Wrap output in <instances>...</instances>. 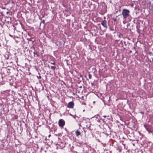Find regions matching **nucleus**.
Instances as JSON below:
<instances>
[{
  "instance_id": "f257e3e1",
  "label": "nucleus",
  "mask_w": 153,
  "mask_h": 153,
  "mask_svg": "<svg viewBox=\"0 0 153 153\" xmlns=\"http://www.w3.org/2000/svg\"><path fill=\"white\" fill-rule=\"evenodd\" d=\"M130 11L127 9H123L122 13V14L123 16V19H126L129 16Z\"/></svg>"
},
{
  "instance_id": "f03ea898",
  "label": "nucleus",
  "mask_w": 153,
  "mask_h": 153,
  "mask_svg": "<svg viewBox=\"0 0 153 153\" xmlns=\"http://www.w3.org/2000/svg\"><path fill=\"white\" fill-rule=\"evenodd\" d=\"M58 124L59 126L61 128H63L65 124V122L63 119H60L59 120Z\"/></svg>"
},
{
  "instance_id": "7ed1b4c3",
  "label": "nucleus",
  "mask_w": 153,
  "mask_h": 153,
  "mask_svg": "<svg viewBox=\"0 0 153 153\" xmlns=\"http://www.w3.org/2000/svg\"><path fill=\"white\" fill-rule=\"evenodd\" d=\"M74 103L73 102H70L68 103L67 107L69 108H74Z\"/></svg>"
},
{
  "instance_id": "20e7f679",
  "label": "nucleus",
  "mask_w": 153,
  "mask_h": 153,
  "mask_svg": "<svg viewBox=\"0 0 153 153\" xmlns=\"http://www.w3.org/2000/svg\"><path fill=\"white\" fill-rule=\"evenodd\" d=\"M101 25L104 27H105V28H107V22L106 21H103L101 22Z\"/></svg>"
},
{
  "instance_id": "39448f33",
  "label": "nucleus",
  "mask_w": 153,
  "mask_h": 153,
  "mask_svg": "<svg viewBox=\"0 0 153 153\" xmlns=\"http://www.w3.org/2000/svg\"><path fill=\"white\" fill-rule=\"evenodd\" d=\"M75 134L77 137H78L80 134L81 133L78 130H77L75 131Z\"/></svg>"
},
{
  "instance_id": "423d86ee",
  "label": "nucleus",
  "mask_w": 153,
  "mask_h": 153,
  "mask_svg": "<svg viewBox=\"0 0 153 153\" xmlns=\"http://www.w3.org/2000/svg\"><path fill=\"white\" fill-rule=\"evenodd\" d=\"M144 127L146 128V130H147V131H148L149 132V133H150V132H151V131H150L149 129H148L146 127V126L145 125H144Z\"/></svg>"
},
{
  "instance_id": "0eeeda50",
  "label": "nucleus",
  "mask_w": 153,
  "mask_h": 153,
  "mask_svg": "<svg viewBox=\"0 0 153 153\" xmlns=\"http://www.w3.org/2000/svg\"><path fill=\"white\" fill-rule=\"evenodd\" d=\"M51 68L54 71H55L56 69V67L55 66H51Z\"/></svg>"
},
{
  "instance_id": "6e6552de",
  "label": "nucleus",
  "mask_w": 153,
  "mask_h": 153,
  "mask_svg": "<svg viewBox=\"0 0 153 153\" xmlns=\"http://www.w3.org/2000/svg\"><path fill=\"white\" fill-rule=\"evenodd\" d=\"M33 53H34V56L35 57L36 56V55L37 56H38V55L37 54L36 52H33Z\"/></svg>"
},
{
  "instance_id": "1a4fd4ad",
  "label": "nucleus",
  "mask_w": 153,
  "mask_h": 153,
  "mask_svg": "<svg viewBox=\"0 0 153 153\" xmlns=\"http://www.w3.org/2000/svg\"><path fill=\"white\" fill-rule=\"evenodd\" d=\"M88 77L90 79H91L92 78V76L91 75L89 74L88 75Z\"/></svg>"
},
{
  "instance_id": "9d476101",
  "label": "nucleus",
  "mask_w": 153,
  "mask_h": 153,
  "mask_svg": "<svg viewBox=\"0 0 153 153\" xmlns=\"http://www.w3.org/2000/svg\"><path fill=\"white\" fill-rule=\"evenodd\" d=\"M37 76L38 79H40L42 78V77L40 75H39V76Z\"/></svg>"
},
{
  "instance_id": "9b49d317",
  "label": "nucleus",
  "mask_w": 153,
  "mask_h": 153,
  "mask_svg": "<svg viewBox=\"0 0 153 153\" xmlns=\"http://www.w3.org/2000/svg\"><path fill=\"white\" fill-rule=\"evenodd\" d=\"M151 10L153 12V4H152V5L151 7Z\"/></svg>"
},
{
  "instance_id": "f8f14e48",
  "label": "nucleus",
  "mask_w": 153,
  "mask_h": 153,
  "mask_svg": "<svg viewBox=\"0 0 153 153\" xmlns=\"http://www.w3.org/2000/svg\"><path fill=\"white\" fill-rule=\"evenodd\" d=\"M113 21H114V22H116V21H117V19H116V18H114V19H113Z\"/></svg>"
},
{
  "instance_id": "ddd939ff",
  "label": "nucleus",
  "mask_w": 153,
  "mask_h": 153,
  "mask_svg": "<svg viewBox=\"0 0 153 153\" xmlns=\"http://www.w3.org/2000/svg\"><path fill=\"white\" fill-rule=\"evenodd\" d=\"M5 18L6 19H8V18H10L9 17H7V16H6L5 17Z\"/></svg>"
},
{
  "instance_id": "4468645a",
  "label": "nucleus",
  "mask_w": 153,
  "mask_h": 153,
  "mask_svg": "<svg viewBox=\"0 0 153 153\" xmlns=\"http://www.w3.org/2000/svg\"><path fill=\"white\" fill-rule=\"evenodd\" d=\"M97 122H98L99 123L100 121V120L99 119H98L97 120Z\"/></svg>"
},
{
  "instance_id": "2eb2a0df",
  "label": "nucleus",
  "mask_w": 153,
  "mask_h": 153,
  "mask_svg": "<svg viewBox=\"0 0 153 153\" xmlns=\"http://www.w3.org/2000/svg\"><path fill=\"white\" fill-rule=\"evenodd\" d=\"M42 22L44 23L45 22V20H43V21H42Z\"/></svg>"
},
{
  "instance_id": "dca6fc26",
  "label": "nucleus",
  "mask_w": 153,
  "mask_h": 153,
  "mask_svg": "<svg viewBox=\"0 0 153 153\" xmlns=\"http://www.w3.org/2000/svg\"><path fill=\"white\" fill-rule=\"evenodd\" d=\"M104 118H105L106 117H107L106 116H105V115H104L103 116Z\"/></svg>"
},
{
  "instance_id": "f3484780",
  "label": "nucleus",
  "mask_w": 153,
  "mask_h": 153,
  "mask_svg": "<svg viewBox=\"0 0 153 153\" xmlns=\"http://www.w3.org/2000/svg\"><path fill=\"white\" fill-rule=\"evenodd\" d=\"M6 13L7 14H8L9 13V12L7 11V12H6Z\"/></svg>"
},
{
  "instance_id": "a211bd4d",
  "label": "nucleus",
  "mask_w": 153,
  "mask_h": 153,
  "mask_svg": "<svg viewBox=\"0 0 153 153\" xmlns=\"http://www.w3.org/2000/svg\"><path fill=\"white\" fill-rule=\"evenodd\" d=\"M9 36H11V37H13V36L11 35L10 34H9Z\"/></svg>"
},
{
  "instance_id": "6ab92c4d",
  "label": "nucleus",
  "mask_w": 153,
  "mask_h": 153,
  "mask_svg": "<svg viewBox=\"0 0 153 153\" xmlns=\"http://www.w3.org/2000/svg\"><path fill=\"white\" fill-rule=\"evenodd\" d=\"M141 114H144V113H143V112H141Z\"/></svg>"
},
{
  "instance_id": "aec40b11",
  "label": "nucleus",
  "mask_w": 153,
  "mask_h": 153,
  "mask_svg": "<svg viewBox=\"0 0 153 153\" xmlns=\"http://www.w3.org/2000/svg\"><path fill=\"white\" fill-rule=\"evenodd\" d=\"M53 64V65H55V63L54 62L53 63H52Z\"/></svg>"
},
{
  "instance_id": "412c9836",
  "label": "nucleus",
  "mask_w": 153,
  "mask_h": 153,
  "mask_svg": "<svg viewBox=\"0 0 153 153\" xmlns=\"http://www.w3.org/2000/svg\"><path fill=\"white\" fill-rule=\"evenodd\" d=\"M83 98V96H82V98Z\"/></svg>"
},
{
  "instance_id": "4be33fe9",
  "label": "nucleus",
  "mask_w": 153,
  "mask_h": 153,
  "mask_svg": "<svg viewBox=\"0 0 153 153\" xmlns=\"http://www.w3.org/2000/svg\"><path fill=\"white\" fill-rule=\"evenodd\" d=\"M130 52L131 53V52H132V51H130Z\"/></svg>"
},
{
  "instance_id": "5701e85b",
  "label": "nucleus",
  "mask_w": 153,
  "mask_h": 153,
  "mask_svg": "<svg viewBox=\"0 0 153 153\" xmlns=\"http://www.w3.org/2000/svg\"><path fill=\"white\" fill-rule=\"evenodd\" d=\"M80 76H81V77H82V76L81 75H80Z\"/></svg>"
},
{
  "instance_id": "b1692460",
  "label": "nucleus",
  "mask_w": 153,
  "mask_h": 153,
  "mask_svg": "<svg viewBox=\"0 0 153 153\" xmlns=\"http://www.w3.org/2000/svg\"><path fill=\"white\" fill-rule=\"evenodd\" d=\"M71 116H73L71 114Z\"/></svg>"
},
{
  "instance_id": "393cba45",
  "label": "nucleus",
  "mask_w": 153,
  "mask_h": 153,
  "mask_svg": "<svg viewBox=\"0 0 153 153\" xmlns=\"http://www.w3.org/2000/svg\"><path fill=\"white\" fill-rule=\"evenodd\" d=\"M95 101H94V103H95Z\"/></svg>"
},
{
  "instance_id": "a878e982",
  "label": "nucleus",
  "mask_w": 153,
  "mask_h": 153,
  "mask_svg": "<svg viewBox=\"0 0 153 153\" xmlns=\"http://www.w3.org/2000/svg\"><path fill=\"white\" fill-rule=\"evenodd\" d=\"M51 136V134H50L49 136Z\"/></svg>"
},
{
  "instance_id": "bb28decb",
  "label": "nucleus",
  "mask_w": 153,
  "mask_h": 153,
  "mask_svg": "<svg viewBox=\"0 0 153 153\" xmlns=\"http://www.w3.org/2000/svg\"><path fill=\"white\" fill-rule=\"evenodd\" d=\"M51 136V134H50L49 136Z\"/></svg>"
}]
</instances>
